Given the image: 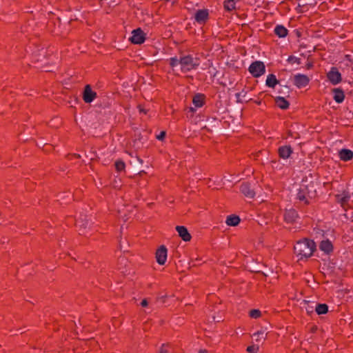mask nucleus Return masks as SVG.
<instances>
[{"label": "nucleus", "mask_w": 353, "mask_h": 353, "mask_svg": "<svg viewBox=\"0 0 353 353\" xmlns=\"http://www.w3.org/2000/svg\"><path fill=\"white\" fill-rule=\"evenodd\" d=\"M130 40L132 43L141 44L145 40V34L141 28L135 29L132 30Z\"/></svg>", "instance_id": "nucleus-4"}, {"label": "nucleus", "mask_w": 353, "mask_h": 353, "mask_svg": "<svg viewBox=\"0 0 353 353\" xmlns=\"http://www.w3.org/2000/svg\"><path fill=\"white\" fill-rule=\"evenodd\" d=\"M327 77L333 85H336L341 81V74L336 68L332 67L327 74Z\"/></svg>", "instance_id": "nucleus-5"}, {"label": "nucleus", "mask_w": 353, "mask_h": 353, "mask_svg": "<svg viewBox=\"0 0 353 353\" xmlns=\"http://www.w3.org/2000/svg\"><path fill=\"white\" fill-rule=\"evenodd\" d=\"M240 222V218L236 215H230L227 217L225 223L230 226H236Z\"/></svg>", "instance_id": "nucleus-23"}, {"label": "nucleus", "mask_w": 353, "mask_h": 353, "mask_svg": "<svg viewBox=\"0 0 353 353\" xmlns=\"http://www.w3.org/2000/svg\"><path fill=\"white\" fill-rule=\"evenodd\" d=\"M314 196V193L307 192L306 188L302 187L297 194V199L300 201H304L305 203H308L310 202V199H311Z\"/></svg>", "instance_id": "nucleus-8"}, {"label": "nucleus", "mask_w": 353, "mask_h": 353, "mask_svg": "<svg viewBox=\"0 0 353 353\" xmlns=\"http://www.w3.org/2000/svg\"><path fill=\"white\" fill-rule=\"evenodd\" d=\"M259 349V347L258 345H251L248 347L247 351L250 353H256Z\"/></svg>", "instance_id": "nucleus-30"}, {"label": "nucleus", "mask_w": 353, "mask_h": 353, "mask_svg": "<svg viewBox=\"0 0 353 353\" xmlns=\"http://www.w3.org/2000/svg\"><path fill=\"white\" fill-rule=\"evenodd\" d=\"M288 60V61H290L292 63H297V64L300 63V59L296 57L290 56V57H289Z\"/></svg>", "instance_id": "nucleus-31"}, {"label": "nucleus", "mask_w": 353, "mask_h": 353, "mask_svg": "<svg viewBox=\"0 0 353 353\" xmlns=\"http://www.w3.org/2000/svg\"><path fill=\"white\" fill-rule=\"evenodd\" d=\"M157 261L159 265H163L167 260V249L164 245H161L156 252Z\"/></svg>", "instance_id": "nucleus-7"}, {"label": "nucleus", "mask_w": 353, "mask_h": 353, "mask_svg": "<svg viewBox=\"0 0 353 353\" xmlns=\"http://www.w3.org/2000/svg\"><path fill=\"white\" fill-rule=\"evenodd\" d=\"M208 15L209 13L207 10H199L195 13L194 18L196 22L201 24L204 23L207 21L208 19Z\"/></svg>", "instance_id": "nucleus-12"}, {"label": "nucleus", "mask_w": 353, "mask_h": 353, "mask_svg": "<svg viewBox=\"0 0 353 353\" xmlns=\"http://www.w3.org/2000/svg\"><path fill=\"white\" fill-rule=\"evenodd\" d=\"M160 353H169L168 351L163 346L160 350Z\"/></svg>", "instance_id": "nucleus-35"}, {"label": "nucleus", "mask_w": 353, "mask_h": 353, "mask_svg": "<svg viewBox=\"0 0 353 353\" xmlns=\"http://www.w3.org/2000/svg\"><path fill=\"white\" fill-rule=\"evenodd\" d=\"M350 199V195L348 193L343 192L341 195H338L339 202L342 206L346 204Z\"/></svg>", "instance_id": "nucleus-26"}, {"label": "nucleus", "mask_w": 353, "mask_h": 353, "mask_svg": "<svg viewBox=\"0 0 353 353\" xmlns=\"http://www.w3.org/2000/svg\"><path fill=\"white\" fill-rule=\"evenodd\" d=\"M266 336L267 332H265V330L262 328L256 332L254 333L252 337L256 342H261L265 339Z\"/></svg>", "instance_id": "nucleus-21"}, {"label": "nucleus", "mask_w": 353, "mask_h": 353, "mask_svg": "<svg viewBox=\"0 0 353 353\" xmlns=\"http://www.w3.org/2000/svg\"><path fill=\"white\" fill-rule=\"evenodd\" d=\"M276 104L280 108L285 110L289 107L288 101L283 97H277L275 99Z\"/></svg>", "instance_id": "nucleus-24"}, {"label": "nucleus", "mask_w": 353, "mask_h": 353, "mask_svg": "<svg viewBox=\"0 0 353 353\" xmlns=\"http://www.w3.org/2000/svg\"><path fill=\"white\" fill-rule=\"evenodd\" d=\"M261 314L259 310L254 309L250 312V316L253 319H258L261 316Z\"/></svg>", "instance_id": "nucleus-28"}, {"label": "nucleus", "mask_w": 353, "mask_h": 353, "mask_svg": "<svg viewBox=\"0 0 353 353\" xmlns=\"http://www.w3.org/2000/svg\"><path fill=\"white\" fill-rule=\"evenodd\" d=\"M176 230L179 233V236L184 241H189L191 239V235L188 231L187 228L184 226H176Z\"/></svg>", "instance_id": "nucleus-14"}, {"label": "nucleus", "mask_w": 353, "mask_h": 353, "mask_svg": "<svg viewBox=\"0 0 353 353\" xmlns=\"http://www.w3.org/2000/svg\"><path fill=\"white\" fill-rule=\"evenodd\" d=\"M310 82V79L307 75L296 74L294 77V84L298 88H301L307 86Z\"/></svg>", "instance_id": "nucleus-6"}, {"label": "nucleus", "mask_w": 353, "mask_h": 353, "mask_svg": "<svg viewBox=\"0 0 353 353\" xmlns=\"http://www.w3.org/2000/svg\"><path fill=\"white\" fill-rule=\"evenodd\" d=\"M315 311L319 315L325 314L328 311V307L325 303L316 304Z\"/></svg>", "instance_id": "nucleus-25"}, {"label": "nucleus", "mask_w": 353, "mask_h": 353, "mask_svg": "<svg viewBox=\"0 0 353 353\" xmlns=\"http://www.w3.org/2000/svg\"><path fill=\"white\" fill-rule=\"evenodd\" d=\"M274 33L280 38H284L288 35V30L281 25H277L274 28Z\"/></svg>", "instance_id": "nucleus-19"}, {"label": "nucleus", "mask_w": 353, "mask_h": 353, "mask_svg": "<svg viewBox=\"0 0 353 353\" xmlns=\"http://www.w3.org/2000/svg\"><path fill=\"white\" fill-rule=\"evenodd\" d=\"M139 111H140V112H143L144 114H146V112H147L145 109H143V108H142L141 107H139Z\"/></svg>", "instance_id": "nucleus-37"}, {"label": "nucleus", "mask_w": 353, "mask_h": 353, "mask_svg": "<svg viewBox=\"0 0 353 353\" xmlns=\"http://www.w3.org/2000/svg\"><path fill=\"white\" fill-rule=\"evenodd\" d=\"M339 157L341 161H348L353 158V152L349 149H341L339 151Z\"/></svg>", "instance_id": "nucleus-13"}, {"label": "nucleus", "mask_w": 353, "mask_h": 353, "mask_svg": "<svg viewBox=\"0 0 353 353\" xmlns=\"http://www.w3.org/2000/svg\"><path fill=\"white\" fill-rule=\"evenodd\" d=\"M244 95H245V93L243 92L236 94V97L237 99H239L241 97L244 96Z\"/></svg>", "instance_id": "nucleus-36"}, {"label": "nucleus", "mask_w": 353, "mask_h": 353, "mask_svg": "<svg viewBox=\"0 0 353 353\" xmlns=\"http://www.w3.org/2000/svg\"><path fill=\"white\" fill-rule=\"evenodd\" d=\"M204 95L201 94H196L192 100V103L196 108H201L204 103Z\"/></svg>", "instance_id": "nucleus-22"}, {"label": "nucleus", "mask_w": 353, "mask_h": 353, "mask_svg": "<svg viewBox=\"0 0 353 353\" xmlns=\"http://www.w3.org/2000/svg\"><path fill=\"white\" fill-rule=\"evenodd\" d=\"M170 65L172 68L180 65L181 71L183 73H186L197 69L200 65V59L190 54L181 56L179 59L176 57H174L170 59Z\"/></svg>", "instance_id": "nucleus-1"}, {"label": "nucleus", "mask_w": 353, "mask_h": 353, "mask_svg": "<svg viewBox=\"0 0 353 353\" xmlns=\"http://www.w3.org/2000/svg\"><path fill=\"white\" fill-rule=\"evenodd\" d=\"M298 219V214L294 209L287 210L284 214V219L287 223H294Z\"/></svg>", "instance_id": "nucleus-11"}, {"label": "nucleus", "mask_w": 353, "mask_h": 353, "mask_svg": "<svg viewBox=\"0 0 353 353\" xmlns=\"http://www.w3.org/2000/svg\"><path fill=\"white\" fill-rule=\"evenodd\" d=\"M315 243L307 239L301 240L294 245V253L298 260L306 259L312 256L315 250Z\"/></svg>", "instance_id": "nucleus-2"}, {"label": "nucleus", "mask_w": 353, "mask_h": 353, "mask_svg": "<svg viewBox=\"0 0 353 353\" xmlns=\"http://www.w3.org/2000/svg\"><path fill=\"white\" fill-rule=\"evenodd\" d=\"M118 213H119V216H122V213H121V210H118Z\"/></svg>", "instance_id": "nucleus-40"}, {"label": "nucleus", "mask_w": 353, "mask_h": 353, "mask_svg": "<svg viewBox=\"0 0 353 353\" xmlns=\"http://www.w3.org/2000/svg\"><path fill=\"white\" fill-rule=\"evenodd\" d=\"M312 65H312V63H308L307 64V68H312Z\"/></svg>", "instance_id": "nucleus-38"}, {"label": "nucleus", "mask_w": 353, "mask_h": 353, "mask_svg": "<svg viewBox=\"0 0 353 353\" xmlns=\"http://www.w3.org/2000/svg\"><path fill=\"white\" fill-rule=\"evenodd\" d=\"M96 97V92L92 91L90 86L87 85L83 92V100L86 103H91Z\"/></svg>", "instance_id": "nucleus-9"}, {"label": "nucleus", "mask_w": 353, "mask_h": 353, "mask_svg": "<svg viewBox=\"0 0 353 353\" xmlns=\"http://www.w3.org/2000/svg\"><path fill=\"white\" fill-rule=\"evenodd\" d=\"M165 131H162L157 136V139L159 141H162L163 140V139L165 138Z\"/></svg>", "instance_id": "nucleus-32"}, {"label": "nucleus", "mask_w": 353, "mask_h": 353, "mask_svg": "<svg viewBox=\"0 0 353 353\" xmlns=\"http://www.w3.org/2000/svg\"><path fill=\"white\" fill-rule=\"evenodd\" d=\"M279 83V81L274 74H268L266 79L265 85L269 87L274 88Z\"/></svg>", "instance_id": "nucleus-20"}, {"label": "nucleus", "mask_w": 353, "mask_h": 353, "mask_svg": "<svg viewBox=\"0 0 353 353\" xmlns=\"http://www.w3.org/2000/svg\"><path fill=\"white\" fill-rule=\"evenodd\" d=\"M333 92H334L333 98L336 103H341L344 101L345 95H344V92L342 90H341L339 88H334L333 90Z\"/></svg>", "instance_id": "nucleus-18"}, {"label": "nucleus", "mask_w": 353, "mask_h": 353, "mask_svg": "<svg viewBox=\"0 0 353 353\" xmlns=\"http://www.w3.org/2000/svg\"><path fill=\"white\" fill-rule=\"evenodd\" d=\"M292 149L290 145L281 146L279 150V155L283 159H288L292 154Z\"/></svg>", "instance_id": "nucleus-10"}, {"label": "nucleus", "mask_w": 353, "mask_h": 353, "mask_svg": "<svg viewBox=\"0 0 353 353\" xmlns=\"http://www.w3.org/2000/svg\"><path fill=\"white\" fill-rule=\"evenodd\" d=\"M199 353H207V351L205 350H201L199 351Z\"/></svg>", "instance_id": "nucleus-39"}, {"label": "nucleus", "mask_w": 353, "mask_h": 353, "mask_svg": "<svg viewBox=\"0 0 353 353\" xmlns=\"http://www.w3.org/2000/svg\"><path fill=\"white\" fill-rule=\"evenodd\" d=\"M241 192L248 198H253L255 195L254 190L251 188V186L248 183H243L241 185Z\"/></svg>", "instance_id": "nucleus-15"}, {"label": "nucleus", "mask_w": 353, "mask_h": 353, "mask_svg": "<svg viewBox=\"0 0 353 353\" xmlns=\"http://www.w3.org/2000/svg\"><path fill=\"white\" fill-rule=\"evenodd\" d=\"M115 168L117 171L121 172L125 168V163L122 161H117L115 162Z\"/></svg>", "instance_id": "nucleus-29"}, {"label": "nucleus", "mask_w": 353, "mask_h": 353, "mask_svg": "<svg viewBox=\"0 0 353 353\" xmlns=\"http://www.w3.org/2000/svg\"><path fill=\"white\" fill-rule=\"evenodd\" d=\"M141 307H146L149 305L148 301L147 299H143L140 303Z\"/></svg>", "instance_id": "nucleus-33"}, {"label": "nucleus", "mask_w": 353, "mask_h": 353, "mask_svg": "<svg viewBox=\"0 0 353 353\" xmlns=\"http://www.w3.org/2000/svg\"><path fill=\"white\" fill-rule=\"evenodd\" d=\"M236 0H225L224 8L226 10L231 11L235 9Z\"/></svg>", "instance_id": "nucleus-27"}, {"label": "nucleus", "mask_w": 353, "mask_h": 353, "mask_svg": "<svg viewBox=\"0 0 353 353\" xmlns=\"http://www.w3.org/2000/svg\"><path fill=\"white\" fill-rule=\"evenodd\" d=\"M319 248L321 251L324 252L325 253L329 254L333 250V246L329 240H323L321 242Z\"/></svg>", "instance_id": "nucleus-16"}, {"label": "nucleus", "mask_w": 353, "mask_h": 353, "mask_svg": "<svg viewBox=\"0 0 353 353\" xmlns=\"http://www.w3.org/2000/svg\"><path fill=\"white\" fill-rule=\"evenodd\" d=\"M305 310L307 311V312L308 314H310V313H312L313 311H314V307L313 306H310V305H307L306 307H305Z\"/></svg>", "instance_id": "nucleus-34"}, {"label": "nucleus", "mask_w": 353, "mask_h": 353, "mask_svg": "<svg viewBox=\"0 0 353 353\" xmlns=\"http://www.w3.org/2000/svg\"><path fill=\"white\" fill-rule=\"evenodd\" d=\"M248 70L254 77H259L265 74V66L263 62L255 61L250 64Z\"/></svg>", "instance_id": "nucleus-3"}, {"label": "nucleus", "mask_w": 353, "mask_h": 353, "mask_svg": "<svg viewBox=\"0 0 353 353\" xmlns=\"http://www.w3.org/2000/svg\"><path fill=\"white\" fill-rule=\"evenodd\" d=\"M90 222L86 219H79L77 220V225L80 228L79 229V234L84 235L85 233L84 232L83 230L85 229L88 226L90 227Z\"/></svg>", "instance_id": "nucleus-17"}]
</instances>
